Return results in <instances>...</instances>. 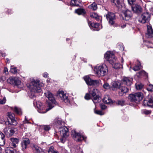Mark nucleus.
<instances>
[{
	"label": "nucleus",
	"instance_id": "nucleus-7",
	"mask_svg": "<svg viewBox=\"0 0 153 153\" xmlns=\"http://www.w3.org/2000/svg\"><path fill=\"white\" fill-rule=\"evenodd\" d=\"M90 94L93 97V101L95 103L99 102V100L100 98L98 91L97 89H93L92 90L89 92Z\"/></svg>",
	"mask_w": 153,
	"mask_h": 153
},
{
	"label": "nucleus",
	"instance_id": "nucleus-60",
	"mask_svg": "<svg viewBox=\"0 0 153 153\" xmlns=\"http://www.w3.org/2000/svg\"><path fill=\"white\" fill-rule=\"evenodd\" d=\"M8 59H7V61H8Z\"/></svg>",
	"mask_w": 153,
	"mask_h": 153
},
{
	"label": "nucleus",
	"instance_id": "nucleus-52",
	"mask_svg": "<svg viewBox=\"0 0 153 153\" xmlns=\"http://www.w3.org/2000/svg\"><path fill=\"white\" fill-rule=\"evenodd\" d=\"M3 72L4 73H5L6 74H8V70L7 67H5L4 68V69L3 71Z\"/></svg>",
	"mask_w": 153,
	"mask_h": 153
},
{
	"label": "nucleus",
	"instance_id": "nucleus-20",
	"mask_svg": "<svg viewBox=\"0 0 153 153\" xmlns=\"http://www.w3.org/2000/svg\"><path fill=\"white\" fill-rule=\"evenodd\" d=\"M112 85L111 86V90L116 91L119 89L121 84H119L118 82L114 81L112 83Z\"/></svg>",
	"mask_w": 153,
	"mask_h": 153
},
{
	"label": "nucleus",
	"instance_id": "nucleus-6",
	"mask_svg": "<svg viewBox=\"0 0 153 153\" xmlns=\"http://www.w3.org/2000/svg\"><path fill=\"white\" fill-rule=\"evenodd\" d=\"M71 134L74 140L77 142H80L84 140H85L86 137H83L79 133H77L75 130H72Z\"/></svg>",
	"mask_w": 153,
	"mask_h": 153
},
{
	"label": "nucleus",
	"instance_id": "nucleus-36",
	"mask_svg": "<svg viewBox=\"0 0 153 153\" xmlns=\"http://www.w3.org/2000/svg\"><path fill=\"white\" fill-rule=\"evenodd\" d=\"M138 74L140 76H147V74L144 70H142L141 71L139 72Z\"/></svg>",
	"mask_w": 153,
	"mask_h": 153
},
{
	"label": "nucleus",
	"instance_id": "nucleus-45",
	"mask_svg": "<svg viewBox=\"0 0 153 153\" xmlns=\"http://www.w3.org/2000/svg\"><path fill=\"white\" fill-rule=\"evenodd\" d=\"M10 72L12 73H16L17 72L16 68H12L10 69Z\"/></svg>",
	"mask_w": 153,
	"mask_h": 153
},
{
	"label": "nucleus",
	"instance_id": "nucleus-41",
	"mask_svg": "<svg viewBox=\"0 0 153 153\" xmlns=\"http://www.w3.org/2000/svg\"><path fill=\"white\" fill-rule=\"evenodd\" d=\"M36 105L37 108L40 110H43L44 108V106L42 105V104L41 103H37L36 104Z\"/></svg>",
	"mask_w": 153,
	"mask_h": 153
},
{
	"label": "nucleus",
	"instance_id": "nucleus-51",
	"mask_svg": "<svg viewBox=\"0 0 153 153\" xmlns=\"http://www.w3.org/2000/svg\"><path fill=\"white\" fill-rule=\"evenodd\" d=\"M128 1L130 4H132L134 3L135 2L136 0H128Z\"/></svg>",
	"mask_w": 153,
	"mask_h": 153
},
{
	"label": "nucleus",
	"instance_id": "nucleus-44",
	"mask_svg": "<svg viewBox=\"0 0 153 153\" xmlns=\"http://www.w3.org/2000/svg\"><path fill=\"white\" fill-rule=\"evenodd\" d=\"M94 112L95 114L100 115H102L104 114V113L102 112V111L100 110L95 111Z\"/></svg>",
	"mask_w": 153,
	"mask_h": 153
},
{
	"label": "nucleus",
	"instance_id": "nucleus-39",
	"mask_svg": "<svg viewBox=\"0 0 153 153\" xmlns=\"http://www.w3.org/2000/svg\"><path fill=\"white\" fill-rule=\"evenodd\" d=\"M147 89L148 91L151 92L153 91V85L151 84H149L147 88Z\"/></svg>",
	"mask_w": 153,
	"mask_h": 153
},
{
	"label": "nucleus",
	"instance_id": "nucleus-22",
	"mask_svg": "<svg viewBox=\"0 0 153 153\" xmlns=\"http://www.w3.org/2000/svg\"><path fill=\"white\" fill-rule=\"evenodd\" d=\"M125 19L127 21L132 16V14L131 11L128 10H127L124 13Z\"/></svg>",
	"mask_w": 153,
	"mask_h": 153
},
{
	"label": "nucleus",
	"instance_id": "nucleus-10",
	"mask_svg": "<svg viewBox=\"0 0 153 153\" xmlns=\"http://www.w3.org/2000/svg\"><path fill=\"white\" fill-rule=\"evenodd\" d=\"M17 130V129L15 128L6 127L4 129L3 131L7 135L10 137L13 135Z\"/></svg>",
	"mask_w": 153,
	"mask_h": 153
},
{
	"label": "nucleus",
	"instance_id": "nucleus-47",
	"mask_svg": "<svg viewBox=\"0 0 153 153\" xmlns=\"http://www.w3.org/2000/svg\"><path fill=\"white\" fill-rule=\"evenodd\" d=\"M90 16L91 18L95 19H97L98 17L97 15L95 13H94L91 15Z\"/></svg>",
	"mask_w": 153,
	"mask_h": 153
},
{
	"label": "nucleus",
	"instance_id": "nucleus-27",
	"mask_svg": "<svg viewBox=\"0 0 153 153\" xmlns=\"http://www.w3.org/2000/svg\"><path fill=\"white\" fill-rule=\"evenodd\" d=\"M102 101L104 103L106 104H110L111 103H112V101L111 100L108 96L105 97L103 99Z\"/></svg>",
	"mask_w": 153,
	"mask_h": 153
},
{
	"label": "nucleus",
	"instance_id": "nucleus-43",
	"mask_svg": "<svg viewBox=\"0 0 153 153\" xmlns=\"http://www.w3.org/2000/svg\"><path fill=\"white\" fill-rule=\"evenodd\" d=\"M124 103L125 102L123 100H118L117 102V104L118 105L123 106L124 105Z\"/></svg>",
	"mask_w": 153,
	"mask_h": 153
},
{
	"label": "nucleus",
	"instance_id": "nucleus-37",
	"mask_svg": "<svg viewBox=\"0 0 153 153\" xmlns=\"http://www.w3.org/2000/svg\"><path fill=\"white\" fill-rule=\"evenodd\" d=\"M53 107V106H52V105H51V104L49 103V107L47 108L46 109V111H40V113H46V112H47V111H48L49 110L51 109V108H52Z\"/></svg>",
	"mask_w": 153,
	"mask_h": 153
},
{
	"label": "nucleus",
	"instance_id": "nucleus-58",
	"mask_svg": "<svg viewBox=\"0 0 153 153\" xmlns=\"http://www.w3.org/2000/svg\"><path fill=\"white\" fill-rule=\"evenodd\" d=\"M43 76L47 78L48 76V74L47 73H45L43 74Z\"/></svg>",
	"mask_w": 153,
	"mask_h": 153
},
{
	"label": "nucleus",
	"instance_id": "nucleus-34",
	"mask_svg": "<svg viewBox=\"0 0 153 153\" xmlns=\"http://www.w3.org/2000/svg\"><path fill=\"white\" fill-rule=\"evenodd\" d=\"M48 153H59L56 150L54 149V148L53 146L51 147L48 151Z\"/></svg>",
	"mask_w": 153,
	"mask_h": 153
},
{
	"label": "nucleus",
	"instance_id": "nucleus-30",
	"mask_svg": "<svg viewBox=\"0 0 153 153\" xmlns=\"http://www.w3.org/2000/svg\"><path fill=\"white\" fill-rule=\"evenodd\" d=\"M111 1L117 7H120L121 5V2L120 0H111Z\"/></svg>",
	"mask_w": 153,
	"mask_h": 153
},
{
	"label": "nucleus",
	"instance_id": "nucleus-9",
	"mask_svg": "<svg viewBox=\"0 0 153 153\" xmlns=\"http://www.w3.org/2000/svg\"><path fill=\"white\" fill-rule=\"evenodd\" d=\"M106 17L110 25H112L114 24L115 16L114 13L111 12H108L106 15Z\"/></svg>",
	"mask_w": 153,
	"mask_h": 153
},
{
	"label": "nucleus",
	"instance_id": "nucleus-19",
	"mask_svg": "<svg viewBox=\"0 0 153 153\" xmlns=\"http://www.w3.org/2000/svg\"><path fill=\"white\" fill-rule=\"evenodd\" d=\"M143 103L145 105L146 104L149 106L153 107V96L149 97L148 100H144Z\"/></svg>",
	"mask_w": 153,
	"mask_h": 153
},
{
	"label": "nucleus",
	"instance_id": "nucleus-5",
	"mask_svg": "<svg viewBox=\"0 0 153 153\" xmlns=\"http://www.w3.org/2000/svg\"><path fill=\"white\" fill-rule=\"evenodd\" d=\"M104 57L111 64H114L116 60L114 55L110 51H107L104 55Z\"/></svg>",
	"mask_w": 153,
	"mask_h": 153
},
{
	"label": "nucleus",
	"instance_id": "nucleus-3",
	"mask_svg": "<svg viewBox=\"0 0 153 153\" xmlns=\"http://www.w3.org/2000/svg\"><path fill=\"white\" fill-rule=\"evenodd\" d=\"M11 142H10V145L12 147H8L6 148L5 149L6 153H16L15 151L13 148H15L17 146V145L19 142V140L16 138H10Z\"/></svg>",
	"mask_w": 153,
	"mask_h": 153
},
{
	"label": "nucleus",
	"instance_id": "nucleus-55",
	"mask_svg": "<svg viewBox=\"0 0 153 153\" xmlns=\"http://www.w3.org/2000/svg\"><path fill=\"white\" fill-rule=\"evenodd\" d=\"M117 47L121 51H123L124 50L123 47L122 45H119Z\"/></svg>",
	"mask_w": 153,
	"mask_h": 153
},
{
	"label": "nucleus",
	"instance_id": "nucleus-11",
	"mask_svg": "<svg viewBox=\"0 0 153 153\" xmlns=\"http://www.w3.org/2000/svg\"><path fill=\"white\" fill-rule=\"evenodd\" d=\"M7 115L9 118L8 121L9 124L13 126L17 124V122L14 118V114H13L9 112L7 113Z\"/></svg>",
	"mask_w": 153,
	"mask_h": 153
},
{
	"label": "nucleus",
	"instance_id": "nucleus-12",
	"mask_svg": "<svg viewBox=\"0 0 153 153\" xmlns=\"http://www.w3.org/2000/svg\"><path fill=\"white\" fill-rule=\"evenodd\" d=\"M141 20L140 21L142 23H145L149 21L150 19V15L147 12L143 13L141 16Z\"/></svg>",
	"mask_w": 153,
	"mask_h": 153
},
{
	"label": "nucleus",
	"instance_id": "nucleus-46",
	"mask_svg": "<svg viewBox=\"0 0 153 153\" xmlns=\"http://www.w3.org/2000/svg\"><path fill=\"white\" fill-rule=\"evenodd\" d=\"M84 98L86 100H89L91 98L90 94L88 93L86 94Z\"/></svg>",
	"mask_w": 153,
	"mask_h": 153
},
{
	"label": "nucleus",
	"instance_id": "nucleus-8",
	"mask_svg": "<svg viewBox=\"0 0 153 153\" xmlns=\"http://www.w3.org/2000/svg\"><path fill=\"white\" fill-rule=\"evenodd\" d=\"M83 78L88 85L90 86L98 85L99 81L98 80L92 79L88 76H84Z\"/></svg>",
	"mask_w": 153,
	"mask_h": 153
},
{
	"label": "nucleus",
	"instance_id": "nucleus-28",
	"mask_svg": "<svg viewBox=\"0 0 153 153\" xmlns=\"http://www.w3.org/2000/svg\"><path fill=\"white\" fill-rule=\"evenodd\" d=\"M102 87L104 89L106 90L110 89L111 90V86L106 81L104 82V84L102 85Z\"/></svg>",
	"mask_w": 153,
	"mask_h": 153
},
{
	"label": "nucleus",
	"instance_id": "nucleus-4",
	"mask_svg": "<svg viewBox=\"0 0 153 153\" xmlns=\"http://www.w3.org/2000/svg\"><path fill=\"white\" fill-rule=\"evenodd\" d=\"M143 97V94L140 92L134 94H130L128 96V99L132 102L138 103L141 100Z\"/></svg>",
	"mask_w": 153,
	"mask_h": 153
},
{
	"label": "nucleus",
	"instance_id": "nucleus-23",
	"mask_svg": "<svg viewBox=\"0 0 153 153\" xmlns=\"http://www.w3.org/2000/svg\"><path fill=\"white\" fill-rule=\"evenodd\" d=\"M5 136L1 132H0V146H3L5 144Z\"/></svg>",
	"mask_w": 153,
	"mask_h": 153
},
{
	"label": "nucleus",
	"instance_id": "nucleus-29",
	"mask_svg": "<svg viewBox=\"0 0 153 153\" xmlns=\"http://www.w3.org/2000/svg\"><path fill=\"white\" fill-rule=\"evenodd\" d=\"M88 8L93 10H95L97 9V5L94 2L88 6Z\"/></svg>",
	"mask_w": 153,
	"mask_h": 153
},
{
	"label": "nucleus",
	"instance_id": "nucleus-26",
	"mask_svg": "<svg viewBox=\"0 0 153 153\" xmlns=\"http://www.w3.org/2000/svg\"><path fill=\"white\" fill-rule=\"evenodd\" d=\"M129 87H126L122 86V85H120L119 89L123 93H126L128 92V91Z\"/></svg>",
	"mask_w": 153,
	"mask_h": 153
},
{
	"label": "nucleus",
	"instance_id": "nucleus-40",
	"mask_svg": "<svg viewBox=\"0 0 153 153\" xmlns=\"http://www.w3.org/2000/svg\"><path fill=\"white\" fill-rule=\"evenodd\" d=\"M56 124L57 125L59 128H60L61 127V125L62 124V121L60 120H56Z\"/></svg>",
	"mask_w": 153,
	"mask_h": 153
},
{
	"label": "nucleus",
	"instance_id": "nucleus-17",
	"mask_svg": "<svg viewBox=\"0 0 153 153\" xmlns=\"http://www.w3.org/2000/svg\"><path fill=\"white\" fill-rule=\"evenodd\" d=\"M30 141L27 138H25L21 142V145L22 147V150L25 149L27 146L30 144Z\"/></svg>",
	"mask_w": 153,
	"mask_h": 153
},
{
	"label": "nucleus",
	"instance_id": "nucleus-49",
	"mask_svg": "<svg viewBox=\"0 0 153 153\" xmlns=\"http://www.w3.org/2000/svg\"><path fill=\"white\" fill-rule=\"evenodd\" d=\"M143 113L146 114H149L151 113V111L150 110H146L144 111Z\"/></svg>",
	"mask_w": 153,
	"mask_h": 153
},
{
	"label": "nucleus",
	"instance_id": "nucleus-54",
	"mask_svg": "<svg viewBox=\"0 0 153 153\" xmlns=\"http://www.w3.org/2000/svg\"><path fill=\"white\" fill-rule=\"evenodd\" d=\"M6 100L3 99H0V104H4L6 102Z\"/></svg>",
	"mask_w": 153,
	"mask_h": 153
},
{
	"label": "nucleus",
	"instance_id": "nucleus-25",
	"mask_svg": "<svg viewBox=\"0 0 153 153\" xmlns=\"http://www.w3.org/2000/svg\"><path fill=\"white\" fill-rule=\"evenodd\" d=\"M33 147L35 151V152L34 153H44L43 151L41 148L37 146L34 145L33 146Z\"/></svg>",
	"mask_w": 153,
	"mask_h": 153
},
{
	"label": "nucleus",
	"instance_id": "nucleus-32",
	"mask_svg": "<svg viewBox=\"0 0 153 153\" xmlns=\"http://www.w3.org/2000/svg\"><path fill=\"white\" fill-rule=\"evenodd\" d=\"M14 111L18 115H21L22 114L21 110L20 108H18L16 107H14L13 109Z\"/></svg>",
	"mask_w": 153,
	"mask_h": 153
},
{
	"label": "nucleus",
	"instance_id": "nucleus-18",
	"mask_svg": "<svg viewBox=\"0 0 153 153\" xmlns=\"http://www.w3.org/2000/svg\"><path fill=\"white\" fill-rule=\"evenodd\" d=\"M68 129L65 126L59 128V131L62 136L63 137H66L68 135Z\"/></svg>",
	"mask_w": 153,
	"mask_h": 153
},
{
	"label": "nucleus",
	"instance_id": "nucleus-35",
	"mask_svg": "<svg viewBox=\"0 0 153 153\" xmlns=\"http://www.w3.org/2000/svg\"><path fill=\"white\" fill-rule=\"evenodd\" d=\"M143 85L141 83H138L136 84V88L137 90H139L141 89L143 87Z\"/></svg>",
	"mask_w": 153,
	"mask_h": 153
},
{
	"label": "nucleus",
	"instance_id": "nucleus-59",
	"mask_svg": "<svg viewBox=\"0 0 153 153\" xmlns=\"http://www.w3.org/2000/svg\"><path fill=\"white\" fill-rule=\"evenodd\" d=\"M1 147L0 146V153H1Z\"/></svg>",
	"mask_w": 153,
	"mask_h": 153
},
{
	"label": "nucleus",
	"instance_id": "nucleus-38",
	"mask_svg": "<svg viewBox=\"0 0 153 153\" xmlns=\"http://www.w3.org/2000/svg\"><path fill=\"white\" fill-rule=\"evenodd\" d=\"M13 80L14 83L16 86L19 85L20 84V81L17 79H15Z\"/></svg>",
	"mask_w": 153,
	"mask_h": 153
},
{
	"label": "nucleus",
	"instance_id": "nucleus-53",
	"mask_svg": "<svg viewBox=\"0 0 153 153\" xmlns=\"http://www.w3.org/2000/svg\"><path fill=\"white\" fill-rule=\"evenodd\" d=\"M94 23L91 22V21H89L88 22V24L89 26L92 27H94Z\"/></svg>",
	"mask_w": 153,
	"mask_h": 153
},
{
	"label": "nucleus",
	"instance_id": "nucleus-50",
	"mask_svg": "<svg viewBox=\"0 0 153 153\" xmlns=\"http://www.w3.org/2000/svg\"><path fill=\"white\" fill-rule=\"evenodd\" d=\"M100 105L101 109L102 110H104L106 108V106L103 104H100Z\"/></svg>",
	"mask_w": 153,
	"mask_h": 153
},
{
	"label": "nucleus",
	"instance_id": "nucleus-15",
	"mask_svg": "<svg viewBox=\"0 0 153 153\" xmlns=\"http://www.w3.org/2000/svg\"><path fill=\"white\" fill-rule=\"evenodd\" d=\"M132 10L135 13H139L142 11V8L140 6L137 4H133L132 6Z\"/></svg>",
	"mask_w": 153,
	"mask_h": 153
},
{
	"label": "nucleus",
	"instance_id": "nucleus-31",
	"mask_svg": "<svg viewBox=\"0 0 153 153\" xmlns=\"http://www.w3.org/2000/svg\"><path fill=\"white\" fill-rule=\"evenodd\" d=\"M80 3V0H72L71 1V4L74 6H78Z\"/></svg>",
	"mask_w": 153,
	"mask_h": 153
},
{
	"label": "nucleus",
	"instance_id": "nucleus-21",
	"mask_svg": "<svg viewBox=\"0 0 153 153\" xmlns=\"http://www.w3.org/2000/svg\"><path fill=\"white\" fill-rule=\"evenodd\" d=\"M46 96L48 98L49 100L51 101L53 103L56 104V102L53 97L52 94L50 92L48 91L47 93Z\"/></svg>",
	"mask_w": 153,
	"mask_h": 153
},
{
	"label": "nucleus",
	"instance_id": "nucleus-2",
	"mask_svg": "<svg viewBox=\"0 0 153 153\" xmlns=\"http://www.w3.org/2000/svg\"><path fill=\"white\" fill-rule=\"evenodd\" d=\"M30 85L31 92L38 93L41 91V87L42 83H39V80H34L31 82Z\"/></svg>",
	"mask_w": 153,
	"mask_h": 153
},
{
	"label": "nucleus",
	"instance_id": "nucleus-24",
	"mask_svg": "<svg viewBox=\"0 0 153 153\" xmlns=\"http://www.w3.org/2000/svg\"><path fill=\"white\" fill-rule=\"evenodd\" d=\"M75 12L79 15H84L86 13L85 10L82 8H79L76 9L75 10Z\"/></svg>",
	"mask_w": 153,
	"mask_h": 153
},
{
	"label": "nucleus",
	"instance_id": "nucleus-13",
	"mask_svg": "<svg viewBox=\"0 0 153 153\" xmlns=\"http://www.w3.org/2000/svg\"><path fill=\"white\" fill-rule=\"evenodd\" d=\"M133 79L128 77H124L122 79V83L128 87H129L132 83Z\"/></svg>",
	"mask_w": 153,
	"mask_h": 153
},
{
	"label": "nucleus",
	"instance_id": "nucleus-57",
	"mask_svg": "<svg viewBox=\"0 0 153 153\" xmlns=\"http://www.w3.org/2000/svg\"><path fill=\"white\" fill-rule=\"evenodd\" d=\"M99 26V24L98 23H95L94 25V27L95 28H97Z\"/></svg>",
	"mask_w": 153,
	"mask_h": 153
},
{
	"label": "nucleus",
	"instance_id": "nucleus-48",
	"mask_svg": "<svg viewBox=\"0 0 153 153\" xmlns=\"http://www.w3.org/2000/svg\"><path fill=\"white\" fill-rule=\"evenodd\" d=\"M114 67L115 69H118L120 68V65L119 63H115L114 66Z\"/></svg>",
	"mask_w": 153,
	"mask_h": 153
},
{
	"label": "nucleus",
	"instance_id": "nucleus-56",
	"mask_svg": "<svg viewBox=\"0 0 153 153\" xmlns=\"http://www.w3.org/2000/svg\"><path fill=\"white\" fill-rule=\"evenodd\" d=\"M62 137L60 139V140L61 142L62 143H64L65 142V139L66 138V137H63L62 136Z\"/></svg>",
	"mask_w": 153,
	"mask_h": 153
},
{
	"label": "nucleus",
	"instance_id": "nucleus-16",
	"mask_svg": "<svg viewBox=\"0 0 153 153\" xmlns=\"http://www.w3.org/2000/svg\"><path fill=\"white\" fill-rule=\"evenodd\" d=\"M147 31L146 34V36L148 38H151L153 36V31L151 26L147 25Z\"/></svg>",
	"mask_w": 153,
	"mask_h": 153
},
{
	"label": "nucleus",
	"instance_id": "nucleus-14",
	"mask_svg": "<svg viewBox=\"0 0 153 153\" xmlns=\"http://www.w3.org/2000/svg\"><path fill=\"white\" fill-rule=\"evenodd\" d=\"M57 94L58 96L64 102L67 103L69 101L68 96L66 95L63 91H59Z\"/></svg>",
	"mask_w": 153,
	"mask_h": 153
},
{
	"label": "nucleus",
	"instance_id": "nucleus-42",
	"mask_svg": "<svg viewBox=\"0 0 153 153\" xmlns=\"http://www.w3.org/2000/svg\"><path fill=\"white\" fill-rule=\"evenodd\" d=\"M42 128H44V129L46 131H48L51 128L49 125H44L42 126Z\"/></svg>",
	"mask_w": 153,
	"mask_h": 153
},
{
	"label": "nucleus",
	"instance_id": "nucleus-1",
	"mask_svg": "<svg viewBox=\"0 0 153 153\" xmlns=\"http://www.w3.org/2000/svg\"><path fill=\"white\" fill-rule=\"evenodd\" d=\"M94 71L98 77L103 76L107 74L108 69L105 64H103L102 65L95 67Z\"/></svg>",
	"mask_w": 153,
	"mask_h": 153
},
{
	"label": "nucleus",
	"instance_id": "nucleus-33",
	"mask_svg": "<svg viewBox=\"0 0 153 153\" xmlns=\"http://www.w3.org/2000/svg\"><path fill=\"white\" fill-rule=\"evenodd\" d=\"M142 68L141 64L139 62V63L136 65L133 68V70L135 71H137Z\"/></svg>",
	"mask_w": 153,
	"mask_h": 153
}]
</instances>
